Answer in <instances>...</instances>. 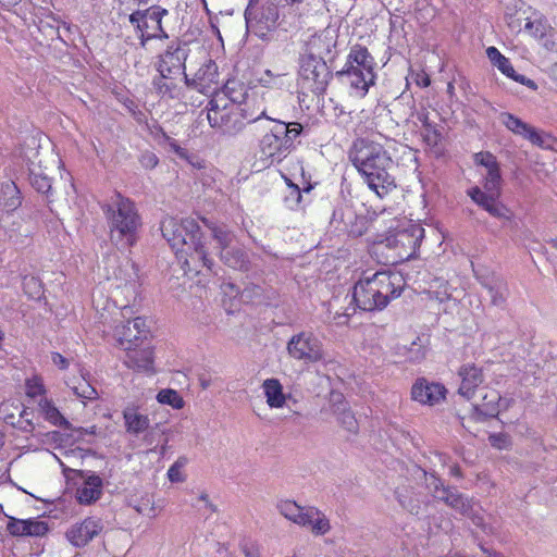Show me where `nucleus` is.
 <instances>
[{
    "mask_svg": "<svg viewBox=\"0 0 557 557\" xmlns=\"http://www.w3.org/2000/svg\"><path fill=\"white\" fill-rule=\"evenodd\" d=\"M398 146L395 139L379 135L374 138H357L349 150V160L363 183L381 199L396 188L391 170L394 165L392 152Z\"/></svg>",
    "mask_w": 557,
    "mask_h": 557,
    "instance_id": "f257e3e1",
    "label": "nucleus"
},
{
    "mask_svg": "<svg viewBox=\"0 0 557 557\" xmlns=\"http://www.w3.org/2000/svg\"><path fill=\"white\" fill-rule=\"evenodd\" d=\"M161 231L176 257L186 267V272L200 273V268L212 271L213 260L209 258V250L196 220L166 218L162 221Z\"/></svg>",
    "mask_w": 557,
    "mask_h": 557,
    "instance_id": "f03ea898",
    "label": "nucleus"
},
{
    "mask_svg": "<svg viewBox=\"0 0 557 557\" xmlns=\"http://www.w3.org/2000/svg\"><path fill=\"white\" fill-rule=\"evenodd\" d=\"M404 285V277L391 271H379L363 276L352 288L351 301L355 306L347 308L342 314L337 313L335 319L339 320L338 323H345L357 308L363 311L382 310L391 300L400 296Z\"/></svg>",
    "mask_w": 557,
    "mask_h": 557,
    "instance_id": "7ed1b4c3",
    "label": "nucleus"
},
{
    "mask_svg": "<svg viewBox=\"0 0 557 557\" xmlns=\"http://www.w3.org/2000/svg\"><path fill=\"white\" fill-rule=\"evenodd\" d=\"M101 209L108 223L111 243L120 248L133 246L141 226L135 203L120 193H114L101 205Z\"/></svg>",
    "mask_w": 557,
    "mask_h": 557,
    "instance_id": "20e7f679",
    "label": "nucleus"
},
{
    "mask_svg": "<svg viewBox=\"0 0 557 557\" xmlns=\"http://www.w3.org/2000/svg\"><path fill=\"white\" fill-rule=\"evenodd\" d=\"M272 121L274 125L262 136L259 143V153L263 166L282 162L294 149V141L302 131L299 123Z\"/></svg>",
    "mask_w": 557,
    "mask_h": 557,
    "instance_id": "39448f33",
    "label": "nucleus"
},
{
    "mask_svg": "<svg viewBox=\"0 0 557 557\" xmlns=\"http://www.w3.org/2000/svg\"><path fill=\"white\" fill-rule=\"evenodd\" d=\"M207 120L210 126L226 136H236L246 127L237 102L225 94H215L208 102Z\"/></svg>",
    "mask_w": 557,
    "mask_h": 557,
    "instance_id": "423d86ee",
    "label": "nucleus"
},
{
    "mask_svg": "<svg viewBox=\"0 0 557 557\" xmlns=\"http://www.w3.org/2000/svg\"><path fill=\"white\" fill-rule=\"evenodd\" d=\"M502 175L500 170L488 171L484 174L483 189L475 186L470 188L468 196L483 210L497 219H511V211L503 205L498 198L500 196Z\"/></svg>",
    "mask_w": 557,
    "mask_h": 557,
    "instance_id": "0eeeda50",
    "label": "nucleus"
},
{
    "mask_svg": "<svg viewBox=\"0 0 557 557\" xmlns=\"http://www.w3.org/2000/svg\"><path fill=\"white\" fill-rule=\"evenodd\" d=\"M165 15H168V10L159 5H152L146 10H137L129 15V23L140 39L141 48H145L151 39L169 38L162 26V18Z\"/></svg>",
    "mask_w": 557,
    "mask_h": 557,
    "instance_id": "6e6552de",
    "label": "nucleus"
},
{
    "mask_svg": "<svg viewBox=\"0 0 557 557\" xmlns=\"http://www.w3.org/2000/svg\"><path fill=\"white\" fill-rule=\"evenodd\" d=\"M278 17V7L272 0L260 4L250 1L245 11L248 32L262 39L268 38L276 29Z\"/></svg>",
    "mask_w": 557,
    "mask_h": 557,
    "instance_id": "1a4fd4ad",
    "label": "nucleus"
},
{
    "mask_svg": "<svg viewBox=\"0 0 557 557\" xmlns=\"http://www.w3.org/2000/svg\"><path fill=\"white\" fill-rule=\"evenodd\" d=\"M332 78L326 60L304 54L300 59L299 83L301 88L314 95H323Z\"/></svg>",
    "mask_w": 557,
    "mask_h": 557,
    "instance_id": "9d476101",
    "label": "nucleus"
},
{
    "mask_svg": "<svg viewBox=\"0 0 557 557\" xmlns=\"http://www.w3.org/2000/svg\"><path fill=\"white\" fill-rule=\"evenodd\" d=\"M286 349L290 358L307 364L324 359L322 342L309 331H302L293 335L287 343Z\"/></svg>",
    "mask_w": 557,
    "mask_h": 557,
    "instance_id": "9b49d317",
    "label": "nucleus"
},
{
    "mask_svg": "<svg viewBox=\"0 0 557 557\" xmlns=\"http://www.w3.org/2000/svg\"><path fill=\"white\" fill-rule=\"evenodd\" d=\"M423 237L424 228L420 224L410 223L388 237L387 243L396 250L400 260H408L416 256Z\"/></svg>",
    "mask_w": 557,
    "mask_h": 557,
    "instance_id": "f8f14e48",
    "label": "nucleus"
},
{
    "mask_svg": "<svg viewBox=\"0 0 557 557\" xmlns=\"http://www.w3.org/2000/svg\"><path fill=\"white\" fill-rule=\"evenodd\" d=\"M114 335L125 350L140 347L149 339L150 327L146 318L137 317L115 326Z\"/></svg>",
    "mask_w": 557,
    "mask_h": 557,
    "instance_id": "ddd939ff",
    "label": "nucleus"
},
{
    "mask_svg": "<svg viewBox=\"0 0 557 557\" xmlns=\"http://www.w3.org/2000/svg\"><path fill=\"white\" fill-rule=\"evenodd\" d=\"M187 44L182 41H172L163 53L158 57L156 69L159 74L186 75L185 62L188 57Z\"/></svg>",
    "mask_w": 557,
    "mask_h": 557,
    "instance_id": "4468645a",
    "label": "nucleus"
},
{
    "mask_svg": "<svg viewBox=\"0 0 557 557\" xmlns=\"http://www.w3.org/2000/svg\"><path fill=\"white\" fill-rule=\"evenodd\" d=\"M436 498L443 500L461 515L469 517L475 525L485 530L484 516L481 507L468 497H465L456 490H440V493H436Z\"/></svg>",
    "mask_w": 557,
    "mask_h": 557,
    "instance_id": "2eb2a0df",
    "label": "nucleus"
},
{
    "mask_svg": "<svg viewBox=\"0 0 557 557\" xmlns=\"http://www.w3.org/2000/svg\"><path fill=\"white\" fill-rule=\"evenodd\" d=\"M499 120L506 126V128L512 132L515 135L523 137L537 147H548L549 137L547 135L537 131L532 125L523 122L516 115L508 112H503L499 115Z\"/></svg>",
    "mask_w": 557,
    "mask_h": 557,
    "instance_id": "dca6fc26",
    "label": "nucleus"
},
{
    "mask_svg": "<svg viewBox=\"0 0 557 557\" xmlns=\"http://www.w3.org/2000/svg\"><path fill=\"white\" fill-rule=\"evenodd\" d=\"M103 530L102 521L88 517L67 529L65 535L69 542L76 547H84Z\"/></svg>",
    "mask_w": 557,
    "mask_h": 557,
    "instance_id": "f3484780",
    "label": "nucleus"
},
{
    "mask_svg": "<svg viewBox=\"0 0 557 557\" xmlns=\"http://www.w3.org/2000/svg\"><path fill=\"white\" fill-rule=\"evenodd\" d=\"M338 34L334 28H325L319 34L312 36L308 42V52L306 55H313L325 60H333L336 54Z\"/></svg>",
    "mask_w": 557,
    "mask_h": 557,
    "instance_id": "a211bd4d",
    "label": "nucleus"
},
{
    "mask_svg": "<svg viewBox=\"0 0 557 557\" xmlns=\"http://www.w3.org/2000/svg\"><path fill=\"white\" fill-rule=\"evenodd\" d=\"M184 84L201 94L213 92L219 87L218 66L212 60H208L196 72L194 78L185 75Z\"/></svg>",
    "mask_w": 557,
    "mask_h": 557,
    "instance_id": "6ab92c4d",
    "label": "nucleus"
},
{
    "mask_svg": "<svg viewBox=\"0 0 557 557\" xmlns=\"http://www.w3.org/2000/svg\"><path fill=\"white\" fill-rule=\"evenodd\" d=\"M336 75L344 84L349 86L350 95L362 98L369 91L371 85L374 84V71L369 70H341Z\"/></svg>",
    "mask_w": 557,
    "mask_h": 557,
    "instance_id": "aec40b11",
    "label": "nucleus"
},
{
    "mask_svg": "<svg viewBox=\"0 0 557 557\" xmlns=\"http://www.w3.org/2000/svg\"><path fill=\"white\" fill-rule=\"evenodd\" d=\"M446 388L440 383L419 379L412 385L411 398L422 405L435 406L445 399Z\"/></svg>",
    "mask_w": 557,
    "mask_h": 557,
    "instance_id": "412c9836",
    "label": "nucleus"
},
{
    "mask_svg": "<svg viewBox=\"0 0 557 557\" xmlns=\"http://www.w3.org/2000/svg\"><path fill=\"white\" fill-rule=\"evenodd\" d=\"M458 375L461 380L458 393L460 396L468 400H472L475 391L482 388L485 376L482 368L474 363L462 364L458 371Z\"/></svg>",
    "mask_w": 557,
    "mask_h": 557,
    "instance_id": "4be33fe9",
    "label": "nucleus"
},
{
    "mask_svg": "<svg viewBox=\"0 0 557 557\" xmlns=\"http://www.w3.org/2000/svg\"><path fill=\"white\" fill-rule=\"evenodd\" d=\"M330 407L332 413L336 417L337 422L346 431L357 433L358 421L342 393L332 392L330 394Z\"/></svg>",
    "mask_w": 557,
    "mask_h": 557,
    "instance_id": "5701e85b",
    "label": "nucleus"
},
{
    "mask_svg": "<svg viewBox=\"0 0 557 557\" xmlns=\"http://www.w3.org/2000/svg\"><path fill=\"white\" fill-rule=\"evenodd\" d=\"M152 86L161 99H180L183 96L184 75L159 74L152 79Z\"/></svg>",
    "mask_w": 557,
    "mask_h": 557,
    "instance_id": "b1692460",
    "label": "nucleus"
},
{
    "mask_svg": "<svg viewBox=\"0 0 557 557\" xmlns=\"http://www.w3.org/2000/svg\"><path fill=\"white\" fill-rule=\"evenodd\" d=\"M7 530L13 536H41L46 534L48 527L46 522L37 519L10 518Z\"/></svg>",
    "mask_w": 557,
    "mask_h": 557,
    "instance_id": "393cba45",
    "label": "nucleus"
},
{
    "mask_svg": "<svg viewBox=\"0 0 557 557\" xmlns=\"http://www.w3.org/2000/svg\"><path fill=\"white\" fill-rule=\"evenodd\" d=\"M481 401L473 404L475 411L484 417L494 418L498 414L502 407V397L494 388L482 387Z\"/></svg>",
    "mask_w": 557,
    "mask_h": 557,
    "instance_id": "a878e982",
    "label": "nucleus"
},
{
    "mask_svg": "<svg viewBox=\"0 0 557 557\" xmlns=\"http://www.w3.org/2000/svg\"><path fill=\"white\" fill-rule=\"evenodd\" d=\"M152 349L147 342L138 348H133L126 351L125 363L129 368L150 371L152 368Z\"/></svg>",
    "mask_w": 557,
    "mask_h": 557,
    "instance_id": "bb28decb",
    "label": "nucleus"
},
{
    "mask_svg": "<svg viewBox=\"0 0 557 557\" xmlns=\"http://www.w3.org/2000/svg\"><path fill=\"white\" fill-rule=\"evenodd\" d=\"M374 60L366 47L355 45L350 48L346 63L342 70L373 71Z\"/></svg>",
    "mask_w": 557,
    "mask_h": 557,
    "instance_id": "cd10ccee",
    "label": "nucleus"
},
{
    "mask_svg": "<svg viewBox=\"0 0 557 557\" xmlns=\"http://www.w3.org/2000/svg\"><path fill=\"white\" fill-rule=\"evenodd\" d=\"M102 480L96 474L88 475L82 486L76 491V498L79 504H91L96 502L102 493Z\"/></svg>",
    "mask_w": 557,
    "mask_h": 557,
    "instance_id": "c85d7f7f",
    "label": "nucleus"
},
{
    "mask_svg": "<svg viewBox=\"0 0 557 557\" xmlns=\"http://www.w3.org/2000/svg\"><path fill=\"white\" fill-rule=\"evenodd\" d=\"M114 277L120 281V284L117 287H125L127 290H131L133 294L137 292V288L139 286L138 280V270L129 260H126L123 264H121L115 271H114Z\"/></svg>",
    "mask_w": 557,
    "mask_h": 557,
    "instance_id": "c756f323",
    "label": "nucleus"
},
{
    "mask_svg": "<svg viewBox=\"0 0 557 557\" xmlns=\"http://www.w3.org/2000/svg\"><path fill=\"white\" fill-rule=\"evenodd\" d=\"M263 394L267 405L270 408H283L286 404L287 396L283 392V385L277 379H267L262 383Z\"/></svg>",
    "mask_w": 557,
    "mask_h": 557,
    "instance_id": "7c9ffc66",
    "label": "nucleus"
},
{
    "mask_svg": "<svg viewBox=\"0 0 557 557\" xmlns=\"http://www.w3.org/2000/svg\"><path fill=\"white\" fill-rule=\"evenodd\" d=\"M239 107L240 116L245 126L247 124L253 123L261 117H267L265 115V107L262 101L258 100L256 97H247L244 102H237ZM269 120H271L269 117Z\"/></svg>",
    "mask_w": 557,
    "mask_h": 557,
    "instance_id": "2f4dec72",
    "label": "nucleus"
},
{
    "mask_svg": "<svg viewBox=\"0 0 557 557\" xmlns=\"http://www.w3.org/2000/svg\"><path fill=\"white\" fill-rule=\"evenodd\" d=\"M124 424L126 431L132 435H138L145 432L150 424L147 414L138 411L135 407H127L123 411Z\"/></svg>",
    "mask_w": 557,
    "mask_h": 557,
    "instance_id": "473e14b6",
    "label": "nucleus"
},
{
    "mask_svg": "<svg viewBox=\"0 0 557 557\" xmlns=\"http://www.w3.org/2000/svg\"><path fill=\"white\" fill-rule=\"evenodd\" d=\"M305 527L310 528L312 534L320 536L330 532L331 523L327 517L315 507H307Z\"/></svg>",
    "mask_w": 557,
    "mask_h": 557,
    "instance_id": "72a5a7b5",
    "label": "nucleus"
},
{
    "mask_svg": "<svg viewBox=\"0 0 557 557\" xmlns=\"http://www.w3.org/2000/svg\"><path fill=\"white\" fill-rule=\"evenodd\" d=\"M482 285L486 288L491 304L495 307L503 308L508 296V287L506 282L500 277H492L484 280Z\"/></svg>",
    "mask_w": 557,
    "mask_h": 557,
    "instance_id": "f704fd0d",
    "label": "nucleus"
},
{
    "mask_svg": "<svg viewBox=\"0 0 557 557\" xmlns=\"http://www.w3.org/2000/svg\"><path fill=\"white\" fill-rule=\"evenodd\" d=\"M276 508L287 520L300 527H305L307 507H301L294 500L284 499L277 503Z\"/></svg>",
    "mask_w": 557,
    "mask_h": 557,
    "instance_id": "c9c22d12",
    "label": "nucleus"
},
{
    "mask_svg": "<svg viewBox=\"0 0 557 557\" xmlns=\"http://www.w3.org/2000/svg\"><path fill=\"white\" fill-rule=\"evenodd\" d=\"M22 200L20 190L13 182L2 183L0 186V208L5 211H14Z\"/></svg>",
    "mask_w": 557,
    "mask_h": 557,
    "instance_id": "e433bc0d",
    "label": "nucleus"
},
{
    "mask_svg": "<svg viewBox=\"0 0 557 557\" xmlns=\"http://www.w3.org/2000/svg\"><path fill=\"white\" fill-rule=\"evenodd\" d=\"M202 222L210 230L211 236L216 243L215 248L219 252L230 248L234 239L232 232H230L224 225H218L207 219H202Z\"/></svg>",
    "mask_w": 557,
    "mask_h": 557,
    "instance_id": "4c0bfd02",
    "label": "nucleus"
},
{
    "mask_svg": "<svg viewBox=\"0 0 557 557\" xmlns=\"http://www.w3.org/2000/svg\"><path fill=\"white\" fill-rule=\"evenodd\" d=\"M220 253L221 260L233 269L246 268V256L242 249L230 246V248L222 250Z\"/></svg>",
    "mask_w": 557,
    "mask_h": 557,
    "instance_id": "58836bf2",
    "label": "nucleus"
},
{
    "mask_svg": "<svg viewBox=\"0 0 557 557\" xmlns=\"http://www.w3.org/2000/svg\"><path fill=\"white\" fill-rule=\"evenodd\" d=\"M38 409L47 421L54 425H63L66 423L64 417L60 413L58 408L47 398H41L38 401Z\"/></svg>",
    "mask_w": 557,
    "mask_h": 557,
    "instance_id": "ea45409f",
    "label": "nucleus"
},
{
    "mask_svg": "<svg viewBox=\"0 0 557 557\" xmlns=\"http://www.w3.org/2000/svg\"><path fill=\"white\" fill-rule=\"evenodd\" d=\"M221 289L224 296L228 297L231 300L240 297L243 301H249L252 298V295H258L260 287L253 286L252 289H244L239 290V287L232 282H225L221 285Z\"/></svg>",
    "mask_w": 557,
    "mask_h": 557,
    "instance_id": "a19ab883",
    "label": "nucleus"
},
{
    "mask_svg": "<svg viewBox=\"0 0 557 557\" xmlns=\"http://www.w3.org/2000/svg\"><path fill=\"white\" fill-rule=\"evenodd\" d=\"M486 55L491 63L496 66L504 75H513V67L508 58L500 53L496 47H488Z\"/></svg>",
    "mask_w": 557,
    "mask_h": 557,
    "instance_id": "79ce46f5",
    "label": "nucleus"
},
{
    "mask_svg": "<svg viewBox=\"0 0 557 557\" xmlns=\"http://www.w3.org/2000/svg\"><path fill=\"white\" fill-rule=\"evenodd\" d=\"M29 180L32 186L41 194H49L51 190V178L47 173L39 168L33 166L29 169Z\"/></svg>",
    "mask_w": 557,
    "mask_h": 557,
    "instance_id": "37998d69",
    "label": "nucleus"
},
{
    "mask_svg": "<svg viewBox=\"0 0 557 557\" xmlns=\"http://www.w3.org/2000/svg\"><path fill=\"white\" fill-rule=\"evenodd\" d=\"M71 388L73 393L83 401L94 400L98 397L97 389L85 376H82V379L76 384H73Z\"/></svg>",
    "mask_w": 557,
    "mask_h": 557,
    "instance_id": "c03bdc74",
    "label": "nucleus"
},
{
    "mask_svg": "<svg viewBox=\"0 0 557 557\" xmlns=\"http://www.w3.org/2000/svg\"><path fill=\"white\" fill-rule=\"evenodd\" d=\"M524 29L530 33L534 38L541 40L547 36V33L553 28L543 20L528 21Z\"/></svg>",
    "mask_w": 557,
    "mask_h": 557,
    "instance_id": "a18cd8bd",
    "label": "nucleus"
},
{
    "mask_svg": "<svg viewBox=\"0 0 557 557\" xmlns=\"http://www.w3.org/2000/svg\"><path fill=\"white\" fill-rule=\"evenodd\" d=\"M157 399L160 404L170 405L174 409H181L184 406L183 398L174 389L160 391L157 395Z\"/></svg>",
    "mask_w": 557,
    "mask_h": 557,
    "instance_id": "49530a36",
    "label": "nucleus"
},
{
    "mask_svg": "<svg viewBox=\"0 0 557 557\" xmlns=\"http://www.w3.org/2000/svg\"><path fill=\"white\" fill-rule=\"evenodd\" d=\"M422 137L424 143L432 149H435V152H440L438 145L442 141V134L436 128L435 125H428L426 128L422 131Z\"/></svg>",
    "mask_w": 557,
    "mask_h": 557,
    "instance_id": "de8ad7c7",
    "label": "nucleus"
},
{
    "mask_svg": "<svg viewBox=\"0 0 557 557\" xmlns=\"http://www.w3.org/2000/svg\"><path fill=\"white\" fill-rule=\"evenodd\" d=\"M187 463L185 457L178 458L168 470V478L172 483H180L185 481L183 469Z\"/></svg>",
    "mask_w": 557,
    "mask_h": 557,
    "instance_id": "09e8293b",
    "label": "nucleus"
},
{
    "mask_svg": "<svg viewBox=\"0 0 557 557\" xmlns=\"http://www.w3.org/2000/svg\"><path fill=\"white\" fill-rule=\"evenodd\" d=\"M474 162L486 169V172L498 170L499 165L496 157L488 151H481L474 154Z\"/></svg>",
    "mask_w": 557,
    "mask_h": 557,
    "instance_id": "8fccbe9b",
    "label": "nucleus"
},
{
    "mask_svg": "<svg viewBox=\"0 0 557 557\" xmlns=\"http://www.w3.org/2000/svg\"><path fill=\"white\" fill-rule=\"evenodd\" d=\"M491 445L497 449H508L511 446L510 436L506 433H494L488 436Z\"/></svg>",
    "mask_w": 557,
    "mask_h": 557,
    "instance_id": "3c124183",
    "label": "nucleus"
},
{
    "mask_svg": "<svg viewBox=\"0 0 557 557\" xmlns=\"http://www.w3.org/2000/svg\"><path fill=\"white\" fill-rule=\"evenodd\" d=\"M301 201V193L297 185L290 184L288 188V194L285 196L286 206L294 210L296 209Z\"/></svg>",
    "mask_w": 557,
    "mask_h": 557,
    "instance_id": "603ef678",
    "label": "nucleus"
},
{
    "mask_svg": "<svg viewBox=\"0 0 557 557\" xmlns=\"http://www.w3.org/2000/svg\"><path fill=\"white\" fill-rule=\"evenodd\" d=\"M45 393V387L39 377L28 380L26 383V394L29 397H37Z\"/></svg>",
    "mask_w": 557,
    "mask_h": 557,
    "instance_id": "864d4df0",
    "label": "nucleus"
},
{
    "mask_svg": "<svg viewBox=\"0 0 557 557\" xmlns=\"http://www.w3.org/2000/svg\"><path fill=\"white\" fill-rule=\"evenodd\" d=\"M398 500L400 505L407 509L409 512L418 515L420 510V503L418 499H412L411 497H407L403 495L400 492H397Z\"/></svg>",
    "mask_w": 557,
    "mask_h": 557,
    "instance_id": "5fc2aeb1",
    "label": "nucleus"
},
{
    "mask_svg": "<svg viewBox=\"0 0 557 557\" xmlns=\"http://www.w3.org/2000/svg\"><path fill=\"white\" fill-rule=\"evenodd\" d=\"M139 162L145 169H153L159 160L153 152L146 151L140 156Z\"/></svg>",
    "mask_w": 557,
    "mask_h": 557,
    "instance_id": "6e6d98bb",
    "label": "nucleus"
},
{
    "mask_svg": "<svg viewBox=\"0 0 557 557\" xmlns=\"http://www.w3.org/2000/svg\"><path fill=\"white\" fill-rule=\"evenodd\" d=\"M540 41L547 50H557V32L552 29L550 32L547 33V36L544 39H541Z\"/></svg>",
    "mask_w": 557,
    "mask_h": 557,
    "instance_id": "4d7b16f0",
    "label": "nucleus"
},
{
    "mask_svg": "<svg viewBox=\"0 0 557 557\" xmlns=\"http://www.w3.org/2000/svg\"><path fill=\"white\" fill-rule=\"evenodd\" d=\"M168 146L181 159H188V151L182 148L174 139L166 137Z\"/></svg>",
    "mask_w": 557,
    "mask_h": 557,
    "instance_id": "13d9d810",
    "label": "nucleus"
},
{
    "mask_svg": "<svg viewBox=\"0 0 557 557\" xmlns=\"http://www.w3.org/2000/svg\"><path fill=\"white\" fill-rule=\"evenodd\" d=\"M280 76H281L280 74L274 75L270 70H267L259 78V82L263 86L270 87V86H273L276 84V79H278Z\"/></svg>",
    "mask_w": 557,
    "mask_h": 557,
    "instance_id": "bf43d9fd",
    "label": "nucleus"
},
{
    "mask_svg": "<svg viewBox=\"0 0 557 557\" xmlns=\"http://www.w3.org/2000/svg\"><path fill=\"white\" fill-rule=\"evenodd\" d=\"M198 502L202 504L199 505L197 504L196 506H198L199 509H206L207 511L209 512H214L215 511V507L214 505L210 502L209 499V495L205 492H201L198 496Z\"/></svg>",
    "mask_w": 557,
    "mask_h": 557,
    "instance_id": "052dcab7",
    "label": "nucleus"
},
{
    "mask_svg": "<svg viewBox=\"0 0 557 557\" xmlns=\"http://www.w3.org/2000/svg\"><path fill=\"white\" fill-rule=\"evenodd\" d=\"M428 487L432 492L433 496L436 498V493H440V490H447L442 484L441 480L435 478L434 475H431L429 479H426Z\"/></svg>",
    "mask_w": 557,
    "mask_h": 557,
    "instance_id": "680f3d73",
    "label": "nucleus"
},
{
    "mask_svg": "<svg viewBox=\"0 0 557 557\" xmlns=\"http://www.w3.org/2000/svg\"><path fill=\"white\" fill-rule=\"evenodd\" d=\"M24 288H25L26 290H28V289H33V290H34V294H33V296H34V297H35V296H39V295H40V284H39V282H38L35 277H33V276H30V277H25V280H24Z\"/></svg>",
    "mask_w": 557,
    "mask_h": 557,
    "instance_id": "e2e57ef3",
    "label": "nucleus"
},
{
    "mask_svg": "<svg viewBox=\"0 0 557 557\" xmlns=\"http://www.w3.org/2000/svg\"><path fill=\"white\" fill-rule=\"evenodd\" d=\"M356 221H357L356 227L352 226L349 230V233L352 234L354 236H360L364 232V226L367 224V220L363 216H360V218L356 216Z\"/></svg>",
    "mask_w": 557,
    "mask_h": 557,
    "instance_id": "0e129e2a",
    "label": "nucleus"
},
{
    "mask_svg": "<svg viewBox=\"0 0 557 557\" xmlns=\"http://www.w3.org/2000/svg\"><path fill=\"white\" fill-rule=\"evenodd\" d=\"M508 77L512 78L513 81H516L522 85L528 86L531 89H536V84L532 79H530L523 75H518V74H516L515 71H513V75H508Z\"/></svg>",
    "mask_w": 557,
    "mask_h": 557,
    "instance_id": "69168bd1",
    "label": "nucleus"
},
{
    "mask_svg": "<svg viewBox=\"0 0 557 557\" xmlns=\"http://www.w3.org/2000/svg\"><path fill=\"white\" fill-rule=\"evenodd\" d=\"M53 364L64 370L69 367V360L59 352H53L51 356Z\"/></svg>",
    "mask_w": 557,
    "mask_h": 557,
    "instance_id": "338daca9",
    "label": "nucleus"
},
{
    "mask_svg": "<svg viewBox=\"0 0 557 557\" xmlns=\"http://www.w3.org/2000/svg\"><path fill=\"white\" fill-rule=\"evenodd\" d=\"M243 553L245 557H261V552L256 545H244Z\"/></svg>",
    "mask_w": 557,
    "mask_h": 557,
    "instance_id": "774afa93",
    "label": "nucleus"
}]
</instances>
